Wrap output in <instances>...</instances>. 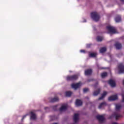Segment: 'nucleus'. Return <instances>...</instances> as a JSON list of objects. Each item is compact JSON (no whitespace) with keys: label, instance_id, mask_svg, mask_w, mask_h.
<instances>
[{"label":"nucleus","instance_id":"obj_5","mask_svg":"<svg viewBox=\"0 0 124 124\" xmlns=\"http://www.w3.org/2000/svg\"><path fill=\"white\" fill-rule=\"evenodd\" d=\"M106 29L108 30L109 33H116L117 32V30L115 27L112 26H107Z\"/></svg>","mask_w":124,"mask_h":124},{"label":"nucleus","instance_id":"obj_15","mask_svg":"<svg viewBox=\"0 0 124 124\" xmlns=\"http://www.w3.org/2000/svg\"><path fill=\"white\" fill-rule=\"evenodd\" d=\"M57 101H59V97H56L54 98H51L50 99V102H57Z\"/></svg>","mask_w":124,"mask_h":124},{"label":"nucleus","instance_id":"obj_28","mask_svg":"<svg viewBox=\"0 0 124 124\" xmlns=\"http://www.w3.org/2000/svg\"><path fill=\"white\" fill-rule=\"evenodd\" d=\"M87 92H89V89L88 88L83 89V92L84 93H87Z\"/></svg>","mask_w":124,"mask_h":124},{"label":"nucleus","instance_id":"obj_34","mask_svg":"<svg viewBox=\"0 0 124 124\" xmlns=\"http://www.w3.org/2000/svg\"><path fill=\"white\" fill-rule=\"evenodd\" d=\"M123 84L124 86V79H123Z\"/></svg>","mask_w":124,"mask_h":124},{"label":"nucleus","instance_id":"obj_1","mask_svg":"<svg viewBox=\"0 0 124 124\" xmlns=\"http://www.w3.org/2000/svg\"><path fill=\"white\" fill-rule=\"evenodd\" d=\"M91 16L92 19H93V21H95V22H98V21H99V19H100L99 15L95 12L91 13Z\"/></svg>","mask_w":124,"mask_h":124},{"label":"nucleus","instance_id":"obj_26","mask_svg":"<svg viewBox=\"0 0 124 124\" xmlns=\"http://www.w3.org/2000/svg\"><path fill=\"white\" fill-rule=\"evenodd\" d=\"M102 40H103V37L99 36L97 37V41L100 42Z\"/></svg>","mask_w":124,"mask_h":124},{"label":"nucleus","instance_id":"obj_2","mask_svg":"<svg viewBox=\"0 0 124 124\" xmlns=\"http://www.w3.org/2000/svg\"><path fill=\"white\" fill-rule=\"evenodd\" d=\"M118 74H122L124 72V65L123 63H120L117 66Z\"/></svg>","mask_w":124,"mask_h":124},{"label":"nucleus","instance_id":"obj_21","mask_svg":"<svg viewBox=\"0 0 124 124\" xmlns=\"http://www.w3.org/2000/svg\"><path fill=\"white\" fill-rule=\"evenodd\" d=\"M106 51H107V48L105 47H101L100 49V53H105V52H106Z\"/></svg>","mask_w":124,"mask_h":124},{"label":"nucleus","instance_id":"obj_12","mask_svg":"<svg viewBox=\"0 0 124 124\" xmlns=\"http://www.w3.org/2000/svg\"><path fill=\"white\" fill-rule=\"evenodd\" d=\"M108 84L111 86V87H116V82L114 81L112 79H110L108 81Z\"/></svg>","mask_w":124,"mask_h":124},{"label":"nucleus","instance_id":"obj_31","mask_svg":"<svg viewBox=\"0 0 124 124\" xmlns=\"http://www.w3.org/2000/svg\"><path fill=\"white\" fill-rule=\"evenodd\" d=\"M27 116H28V114H26L25 115L23 116V118L21 119V121H23L24 120V119H25V118H26V117H27Z\"/></svg>","mask_w":124,"mask_h":124},{"label":"nucleus","instance_id":"obj_14","mask_svg":"<svg viewBox=\"0 0 124 124\" xmlns=\"http://www.w3.org/2000/svg\"><path fill=\"white\" fill-rule=\"evenodd\" d=\"M78 117L79 114L78 113H76L74 114L73 120L75 123H77V122H78Z\"/></svg>","mask_w":124,"mask_h":124},{"label":"nucleus","instance_id":"obj_10","mask_svg":"<svg viewBox=\"0 0 124 124\" xmlns=\"http://www.w3.org/2000/svg\"><path fill=\"white\" fill-rule=\"evenodd\" d=\"M114 46H115L117 50H120V49H122V47H123V46H122V44H121V43H119V42H116Z\"/></svg>","mask_w":124,"mask_h":124},{"label":"nucleus","instance_id":"obj_9","mask_svg":"<svg viewBox=\"0 0 124 124\" xmlns=\"http://www.w3.org/2000/svg\"><path fill=\"white\" fill-rule=\"evenodd\" d=\"M96 118L98 120L99 123H103L104 122V116L103 115H97Z\"/></svg>","mask_w":124,"mask_h":124},{"label":"nucleus","instance_id":"obj_11","mask_svg":"<svg viewBox=\"0 0 124 124\" xmlns=\"http://www.w3.org/2000/svg\"><path fill=\"white\" fill-rule=\"evenodd\" d=\"M115 20L116 23H120V22L122 21V17L121 16L117 15L115 18Z\"/></svg>","mask_w":124,"mask_h":124},{"label":"nucleus","instance_id":"obj_18","mask_svg":"<svg viewBox=\"0 0 124 124\" xmlns=\"http://www.w3.org/2000/svg\"><path fill=\"white\" fill-rule=\"evenodd\" d=\"M31 120H35L36 119V115L33 112H31Z\"/></svg>","mask_w":124,"mask_h":124},{"label":"nucleus","instance_id":"obj_3","mask_svg":"<svg viewBox=\"0 0 124 124\" xmlns=\"http://www.w3.org/2000/svg\"><path fill=\"white\" fill-rule=\"evenodd\" d=\"M66 79L67 81H76L78 79V75L68 76L66 77Z\"/></svg>","mask_w":124,"mask_h":124},{"label":"nucleus","instance_id":"obj_32","mask_svg":"<svg viewBox=\"0 0 124 124\" xmlns=\"http://www.w3.org/2000/svg\"><path fill=\"white\" fill-rule=\"evenodd\" d=\"M80 52V53H86V51L85 50H81Z\"/></svg>","mask_w":124,"mask_h":124},{"label":"nucleus","instance_id":"obj_6","mask_svg":"<svg viewBox=\"0 0 124 124\" xmlns=\"http://www.w3.org/2000/svg\"><path fill=\"white\" fill-rule=\"evenodd\" d=\"M81 86V83L80 82L77 83H73L72 84V88L73 89H74V90H77L78 88H80Z\"/></svg>","mask_w":124,"mask_h":124},{"label":"nucleus","instance_id":"obj_23","mask_svg":"<svg viewBox=\"0 0 124 124\" xmlns=\"http://www.w3.org/2000/svg\"><path fill=\"white\" fill-rule=\"evenodd\" d=\"M105 105H106V102H103V103H101L99 107H98V108L99 109H101V108H102V107H103L104 106H105Z\"/></svg>","mask_w":124,"mask_h":124},{"label":"nucleus","instance_id":"obj_16","mask_svg":"<svg viewBox=\"0 0 124 124\" xmlns=\"http://www.w3.org/2000/svg\"><path fill=\"white\" fill-rule=\"evenodd\" d=\"M107 94V92H106V91L104 92L103 94H102L101 96L98 98V100H101V99H103L105 95H106Z\"/></svg>","mask_w":124,"mask_h":124},{"label":"nucleus","instance_id":"obj_13","mask_svg":"<svg viewBox=\"0 0 124 124\" xmlns=\"http://www.w3.org/2000/svg\"><path fill=\"white\" fill-rule=\"evenodd\" d=\"M83 104V102H82V100L77 99L76 101V105L77 106H81Z\"/></svg>","mask_w":124,"mask_h":124},{"label":"nucleus","instance_id":"obj_4","mask_svg":"<svg viewBox=\"0 0 124 124\" xmlns=\"http://www.w3.org/2000/svg\"><path fill=\"white\" fill-rule=\"evenodd\" d=\"M113 118H115L116 120H118L120 118H122V115L118 113V112H114L111 116L109 117L108 119H113Z\"/></svg>","mask_w":124,"mask_h":124},{"label":"nucleus","instance_id":"obj_29","mask_svg":"<svg viewBox=\"0 0 124 124\" xmlns=\"http://www.w3.org/2000/svg\"><path fill=\"white\" fill-rule=\"evenodd\" d=\"M57 107H58V105H55L53 107V109L54 111H57Z\"/></svg>","mask_w":124,"mask_h":124},{"label":"nucleus","instance_id":"obj_19","mask_svg":"<svg viewBox=\"0 0 124 124\" xmlns=\"http://www.w3.org/2000/svg\"><path fill=\"white\" fill-rule=\"evenodd\" d=\"M122 108V105L120 104H116V111H120Z\"/></svg>","mask_w":124,"mask_h":124},{"label":"nucleus","instance_id":"obj_30","mask_svg":"<svg viewBox=\"0 0 124 124\" xmlns=\"http://www.w3.org/2000/svg\"><path fill=\"white\" fill-rule=\"evenodd\" d=\"M121 95L122 96V102H124V94L122 93Z\"/></svg>","mask_w":124,"mask_h":124},{"label":"nucleus","instance_id":"obj_20","mask_svg":"<svg viewBox=\"0 0 124 124\" xmlns=\"http://www.w3.org/2000/svg\"><path fill=\"white\" fill-rule=\"evenodd\" d=\"M67 109V108L66 107V106L62 105L60 108V112H62V111H64V110H66Z\"/></svg>","mask_w":124,"mask_h":124},{"label":"nucleus","instance_id":"obj_17","mask_svg":"<svg viewBox=\"0 0 124 124\" xmlns=\"http://www.w3.org/2000/svg\"><path fill=\"white\" fill-rule=\"evenodd\" d=\"M100 93V89H98L97 91H95L93 92V95L94 96H97L98 94H99V93Z\"/></svg>","mask_w":124,"mask_h":124},{"label":"nucleus","instance_id":"obj_33","mask_svg":"<svg viewBox=\"0 0 124 124\" xmlns=\"http://www.w3.org/2000/svg\"><path fill=\"white\" fill-rule=\"evenodd\" d=\"M120 1L122 2V3H124V0H120Z\"/></svg>","mask_w":124,"mask_h":124},{"label":"nucleus","instance_id":"obj_25","mask_svg":"<svg viewBox=\"0 0 124 124\" xmlns=\"http://www.w3.org/2000/svg\"><path fill=\"white\" fill-rule=\"evenodd\" d=\"M107 75H108V74L107 72H104L101 74V77L102 78H105V77H106Z\"/></svg>","mask_w":124,"mask_h":124},{"label":"nucleus","instance_id":"obj_27","mask_svg":"<svg viewBox=\"0 0 124 124\" xmlns=\"http://www.w3.org/2000/svg\"><path fill=\"white\" fill-rule=\"evenodd\" d=\"M93 45L92 44H88L86 45L87 48H91V46Z\"/></svg>","mask_w":124,"mask_h":124},{"label":"nucleus","instance_id":"obj_22","mask_svg":"<svg viewBox=\"0 0 124 124\" xmlns=\"http://www.w3.org/2000/svg\"><path fill=\"white\" fill-rule=\"evenodd\" d=\"M71 94H72V92L70 91L66 92L65 95L67 97H69V96H71Z\"/></svg>","mask_w":124,"mask_h":124},{"label":"nucleus","instance_id":"obj_35","mask_svg":"<svg viewBox=\"0 0 124 124\" xmlns=\"http://www.w3.org/2000/svg\"><path fill=\"white\" fill-rule=\"evenodd\" d=\"M47 108H45V109H47Z\"/></svg>","mask_w":124,"mask_h":124},{"label":"nucleus","instance_id":"obj_7","mask_svg":"<svg viewBox=\"0 0 124 124\" xmlns=\"http://www.w3.org/2000/svg\"><path fill=\"white\" fill-rule=\"evenodd\" d=\"M93 73V70L92 69H87L85 71V75L86 76H90V75H92Z\"/></svg>","mask_w":124,"mask_h":124},{"label":"nucleus","instance_id":"obj_24","mask_svg":"<svg viewBox=\"0 0 124 124\" xmlns=\"http://www.w3.org/2000/svg\"><path fill=\"white\" fill-rule=\"evenodd\" d=\"M96 53H91L89 54V57L91 58H95V57H96Z\"/></svg>","mask_w":124,"mask_h":124},{"label":"nucleus","instance_id":"obj_8","mask_svg":"<svg viewBox=\"0 0 124 124\" xmlns=\"http://www.w3.org/2000/svg\"><path fill=\"white\" fill-rule=\"evenodd\" d=\"M117 99H118L117 95H113L108 97V100L109 101H114L115 100H117Z\"/></svg>","mask_w":124,"mask_h":124}]
</instances>
